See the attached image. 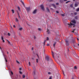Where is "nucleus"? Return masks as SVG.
<instances>
[{"instance_id":"nucleus-18","label":"nucleus","mask_w":79,"mask_h":79,"mask_svg":"<svg viewBox=\"0 0 79 79\" xmlns=\"http://www.w3.org/2000/svg\"><path fill=\"white\" fill-rule=\"evenodd\" d=\"M12 13L14 14L15 13V11H14V10H12Z\"/></svg>"},{"instance_id":"nucleus-35","label":"nucleus","mask_w":79,"mask_h":79,"mask_svg":"<svg viewBox=\"0 0 79 79\" xmlns=\"http://www.w3.org/2000/svg\"><path fill=\"white\" fill-rule=\"evenodd\" d=\"M49 1L50 2H53V0H49Z\"/></svg>"},{"instance_id":"nucleus-11","label":"nucleus","mask_w":79,"mask_h":79,"mask_svg":"<svg viewBox=\"0 0 79 79\" xmlns=\"http://www.w3.org/2000/svg\"><path fill=\"white\" fill-rule=\"evenodd\" d=\"M52 5L53 6V7H54V8H56V6H55V5L54 4H52Z\"/></svg>"},{"instance_id":"nucleus-51","label":"nucleus","mask_w":79,"mask_h":79,"mask_svg":"<svg viewBox=\"0 0 79 79\" xmlns=\"http://www.w3.org/2000/svg\"><path fill=\"white\" fill-rule=\"evenodd\" d=\"M7 40L8 41L9 44H10V41H8V40Z\"/></svg>"},{"instance_id":"nucleus-17","label":"nucleus","mask_w":79,"mask_h":79,"mask_svg":"<svg viewBox=\"0 0 79 79\" xmlns=\"http://www.w3.org/2000/svg\"><path fill=\"white\" fill-rule=\"evenodd\" d=\"M21 2L23 4V5H24V2H23V1L22 0H21Z\"/></svg>"},{"instance_id":"nucleus-46","label":"nucleus","mask_w":79,"mask_h":79,"mask_svg":"<svg viewBox=\"0 0 79 79\" xmlns=\"http://www.w3.org/2000/svg\"><path fill=\"white\" fill-rule=\"evenodd\" d=\"M2 40L3 42L4 43V42H5V40Z\"/></svg>"},{"instance_id":"nucleus-38","label":"nucleus","mask_w":79,"mask_h":79,"mask_svg":"<svg viewBox=\"0 0 79 79\" xmlns=\"http://www.w3.org/2000/svg\"><path fill=\"white\" fill-rule=\"evenodd\" d=\"M38 30H39L40 31H41V29H40V28H39Z\"/></svg>"},{"instance_id":"nucleus-64","label":"nucleus","mask_w":79,"mask_h":79,"mask_svg":"<svg viewBox=\"0 0 79 79\" xmlns=\"http://www.w3.org/2000/svg\"><path fill=\"white\" fill-rule=\"evenodd\" d=\"M72 48V49H73L72 48Z\"/></svg>"},{"instance_id":"nucleus-41","label":"nucleus","mask_w":79,"mask_h":79,"mask_svg":"<svg viewBox=\"0 0 79 79\" xmlns=\"http://www.w3.org/2000/svg\"><path fill=\"white\" fill-rule=\"evenodd\" d=\"M61 16H64V15L61 14Z\"/></svg>"},{"instance_id":"nucleus-34","label":"nucleus","mask_w":79,"mask_h":79,"mask_svg":"<svg viewBox=\"0 0 79 79\" xmlns=\"http://www.w3.org/2000/svg\"><path fill=\"white\" fill-rule=\"evenodd\" d=\"M47 40H49V38H48V37H47Z\"/></svg>"},{"instance_id":"nucleus-63","label":"nucleus","mask_w":79,"mask_h":79,"mask_svg":"<svg viewBox=\"0 0 79 79\" xmlns=\"http://www.w3.org/2000/svg\"><path fill=\"white\" fill-rule=\"evenodd\" d=\"M75 34L76 35V33H75Z\"/></svg>"},{"instance_id":"nucleus-44","label":"nucleus","mask_w":79,"mask_h":79,"mask_svg":"<svg viewBox=\"0 0 79 79\" xmlns=\"http://www.w3.org/2000/svg\"><path fill=\"white\" fill-rule=\"evenodd\" d=\"M21 69H22L21 68H19V70H20V71L21 70Z\"/></svg>"},{"instance_id":"nucleus-2","label":"nucleus","mask_w":79,"mask_h":79,"mask_svg":"<svg viewBox=\"0 0 79 79\" xmlns=\"http://www.w3.org/2000/svg\"><path fill=\"white\" fill-rule=\"evenodd\" d=\"M45 60H47V61H49V60H50L49 56H46L45 57Z\"/></svg>"},{"instance_id":"nucleus-60","label":"nucleus","mask_w":79,"mask_h":79,"mask_svg":"<svg viewBox=\"0 0 79 79\" xmlns=\"http://www.w3.org/2000/svg\"><path fill=\"white\" fill-rule=\"evenodd\" d=\"M7 54H8V52H7Z\"/></svg>"},{"instance_id":"nucleus-26","label":"nucleus","mask_w":79,"mask_h":79,"mask_svg":"<svg viewBox=\"0 0 79 79\" xmlns=\"http://www.w3.org/2000/svg\"><path fill=\"white\" fill-rule=\"evenodd\" d=\"M74 69H77V67H76V66H75L74 67Z\"/></svg>"},{"instance_id":"nucleus-14","label":"nucleus","mask_w":79,"mask_h":79,"mask_svg":"<svg viewBox=\"0 0 79 79\" xmlns=\"http://www.w3.org/2000/svg\"><path fill=\"white\" fill-rule=\"evenodd\" d=\"M36 12H37V10H35L33 11V13H34V14H35V13H36Z\"/></svg>"},{"instance_id":"nucleus-3","label":"nucleus","mask_w":79,"mask_h":79,"mask_svg":"<svg viewBox=\"0 0 79 79\" xmlns=\"http://www.w3.org/2000/svg\"><path fill=\"white\" fill-rule=\"evenodd\" d=\"M40 7H41L42 10L43 11H45V8H44V5L43 4H42L40 5Z\"/></svg>"},{"instance_id":"nucleus-10","label":"nucleus","mask_w":79,"mask_h":79,"mask_svg":"<svg viewBox=\"0 0 79 79\" xmlns=\"http://www.w3.org/2000/svg\"><path fill=\"white\" fill-rule=\"evenodd\" d=\"M46 10H47L48 13H49V12H50V10H49V9L48 8V7L46 8Z\"/></svg>"},{"instance_id":"nucleus-6","label":"nucleus","mask_w":79,"mask_h":79,"mask_svg":"<svg viewBox=\"0 0 79 79\" xmlns=\"http://www.w3.org/2000/svg\"><path fill=\"white\" fill-rule=\"evenodd\" d=\"M4 59L5 60L6 62H8V60H6V55H4Z\"/></svg>"},{"instance_id":"nucleus-57","label":"nucleus","mask_w":79,"mask_h":79,"mask_svg":"<svg viewBox=\"0 0 79 79\" xmlns=\"http://www.w3.org/2000/svg\"><path fill=\"white\" fill-rule=\"evenodd\" d=\"M72 79H74V78L73 77V78H72Z\"/></svg>"},{"instance_id":"nucleus-59","label":"nucleus","mask_w":79,"mask_h":79,"mask_svg":"<svg viewBox=\"0 0 79 79\" xmlns=\"http://www.w3.org/2000/svg\"><path fill=\"white\" fill-rule=\"evenodd\" d=\"M0 49H2V48H1V47H0Z\"/></svg>"},{"instance_id":"nucleus-28","label":"nucleus","mask_w":79,"mask_h":79,"mask_svg":"<svg viewBox=\"0 0 79 79\" xmlns=\"http://www.w3.org/2000/svg\"><path fill=\"white\" fill-rule=\"evenodd\" d=\"M18 8L19 10H20V8L19 7V6L18 7Z\"/></svg>"},{"instance_id":"nucleus-20","label":"nucleus","mask_w":79,"mask_h":79,"mask_svg":"<svg viewBox=\"0 0 79 79\" xmlns=\"http://www.w3.org/2000/svg\"><path fill=\"white\" fill-rule=\"evenodd\" d=\"M18 17H19V18H20V16H19V13H18Z\"/></svg>"},{"instance_id":"nucleus-19","label":"nucleus","mask_w":79,"mask_h":79,"mask_svg":"<svg viewBox=\"0 0 79 79\" xmlns=\"http://www.w3.org/2000/svg\"><path fill=\"white\" fill-rule=\"evenodd\" d=\"M25 76L24 75H23V78H25Z\"/></svg>"},{"instance_id":"nucleus-24","label":"nucleus","mask_w":79,"mask_h":79,"mask_svg":"<svg viewBox=\"0 0 79 79\" xmlns=\"http://www.w3.org/2000/svg\"><path fill=\"white\" fill-rule=\"evenodd\" d=\"M77 18H78V17L77 16H75V19H77Z\"/></svg>"},{"instance_id":"nucleus-27","label":"nucleus","mask_w":79,"mask_h":79,"mask_svg":"<svg viewBox=\"0 0 79 79\" xmlns=\"http://www.w3.org/2000/svg\"><path fill=\"white\" fill-rule=\"evenodd\" d=\"M22 29H23V28H19V30L20 31H21V30H22Z\"/></svg>"},{"instance_id":"nucleus-33","label":"nucleus","mask_w":79,"mask_h":79,"mask_svg":"<svg viewBox=\"0 0 79 79\" xmlns=\"http://www.w3.org/2000/svg\"><path fill=\"white\" fill-rule=\"evenodd\" d=\"M28 64H29V66H31V62H29Z\"/></svg>"},{"instance_id":"nucleus-40","label":"nucleus","mask_w":79,"mask_h":79,"mask_svg":"<svg viewBox=\"0 0 79 79\" xmlns=\"http://www.w3.org/2000/svg\"><path fill=\"white\" fill-rule=\"evenodd\" d=\"M70 2V1H67L65 3H68V2Z\"/></svg>"},{"instance_id":"nucleus-58","label":"nucleus","mask_w":79,"mask_h":79,"mask_svg":"<svg viewBox=\"0 0 79 79\" xmlns=\"http://www.w3.org/2000/svg\"><path fill=\"white\" fill-rule=\"evenodd\" d=\"M72 42L73 43H74V41H73Z\"/></svg>"},{"instance_id":"nucleus-31","label":"nucleus","mask_w":79,"mask_h":79,"mask_svg":"<svg viewBox=\"0 0 79 79\" xmlns=\"http://www.w3.org/2000/svg\"><path fill=\"white\" fill-rule=\"evenodd\" d=\"M1 39H2V40H3V36L1 37Z\"/></svg>"},{"instance_id":"nucleus-39","label":"nucleus","mask_w":79,"mask_h":79,"mask_svg":"<svg viewBox=\"0 0 79 79\" xmlns=\"http://www.w3.org/2000/svg\"><path fill=\"white\" fill-rule=\"evenodd\" d=\"M10 73L12 75H13V72H12V71H11Z\"/></svg>"},{"instance_id":"nucleus-62","label":"nucleus","mask_w":79,"mask_h":79,"mask_svg":"<svg viewBox=\"0 0 79 79\" xmlns=\"http://www.w3.org/2000/svg\"><path fill=\"white\" fill-rule=\"evenodd\" d=\"M73 1H75V0H73Z\"/></svg>"},{"instance_id":"nucleus-48","label":"nucleus","mask_w":79,"mask_h":79,"mask_svg":"<svg viewBox=\"0 0 79 79\" xmlns=\"http://www.w3.org/2000/svg\"><path fill=\"white\" fill-rule=\"evenodd\" d=\"M56 13H59V12H58V11H56Z\"/></svg>"},{"instance_id":"nucleus-13","label":"nucleus","mask_w":79,"mask_h":79,"mask_svg":"<svg viewBox=\"0 0 79 79\" xmlns=\"http://www.w3.org/2000/svg\"><path fill=\"white\" fill-rule=\"evenodd\" d=\"M77 6H78V4H77V3L75 4V7H77Z\"/></svg>"},{"instance_id":"nucleus-12","label":"nucleus","mask_w":79,"mask_h":79,"mask_svg":"<svg viewBox=\"0 0 79 79\" xmlns=\"http://www.w3.org/2000/svg\"><path fill=\"white\" fill-rule=\"evenodd\" d=\"M15 20L16 22H19V20H18V18H16Z\"/></svg>"},{"instance_id":"nucleus-29","label":"nucleus","mask_w":79,"mask_h":79,"mask_svg":"<svg viewBox=\"0 0 79 79\" xmlns=\"http://www.w3.org/2000/svg\"><path fill=\"white\" fill-rule=\"evenodd\" d=\"M75 30H76V29H73V31H72V32H74V31H75Z\"/></svg>"},{"instance_id":"nucleus-4","label":"nucleus","mask_w":79,"mask_h":79,"mask_svg":"<svg viewBox=\"0 0 79 79\" xmlns=\"http://www.w3.org/2000/svg\"><path fill=\"white\" fill-rule=\"evenodd\" d=\"M65 41L67 44V45H69V41L68 40L65 39Z\"/></svg>"},{"instance_id":"nucleus-9","label":"nucleus","mask_w":79,"mask_h":79,"mask_svg":"<svg viewBox=\"0 0 79 79\" xmlns=\"http://www.w3.org/2000/svg\"><path fill=\"white\" fill-rule=\"evenodd\" d=\"M35 75V71H34L32 73V75L33 76H34Z\"/></svg>"},{"instance_id":"nucleus-54","label":"nucleus","mask_w":79,"mask_h":79,"mask_svg":"<svg viewBox=\"0 0 79 79\" xmlns=\"http://www.w3.org/2000/svg\"><path fill=\"white\" fill-rule=\"evenodd\" d=\"M49 79H52V77H50Z\"/></svg>"},{"instance_id":"nucleus-55","label":"nucleus","mask_w":79,"mask_h":79,"mask_svg":"<svg viewBox=\"0 0 79 79\" xmlns=\"http://www.w3.org/2000/svg\"><path fill=\"white\" fill-rule=\"evenodd\" d=\"M33 49H34V48H32V50H33Z\"/></svg>"},{"instance_id":"nucleus-43","label":"nucleus","mask_w":79,"mask_h":79,"mask_svg":"<svg viewBox=\"0 0 79 79\" xmlns=\"http://www.w3.org/2000/svg\"><path fill=\"white\" fill-rule=\"evenodd\" d=\"M38 59H36V62L37 63H38Z\"/></svg>"},{"instance_id":"nucleus-42","label":"nucleus","mask_w":79,"mask_h":79,"mask_svg":"<svg viewBox=\"0 0 79 79\" xmlns=\"http://www.w3.org/2000/svg\"><path fill=\"white\" fill-rule=\"evenodd\" d=\"M36 55L38 57V58H39V55H38V54H36Z\"/></svg>"},{"instance_id":"nucleus-45","label":"nucleus","mask_w":79,"mask_h":79,"mask_svg":"<svg viewBox=\"0 0 79 79\" xmlns=\"http://www.w3.org/2000/svg\"><path fill=\"white\" fill-rule=\"evenodd\" d=\"M34 37L35 39H36V37H35V36H34Z\"/></svg>"},{"instance_id":"nucleus-50","label":"nucleus","mask_w":79,"mask_h":79,"mask_svg":"<svg viewBox=\"0 0 79 79\" xmlns=\"http://www.w3.org/2000/svg\"><path fill=\"white\" fill-rule=\"evenodd\" d=\"M47 46H49V44H47Z\"/></svg>"},{"instance_id":"nucleus-1","label":"nucleus","mask_w":79,"mask_h":79,"mask_svg":"<svg viewBox=\"0 0 79 79\" xmlns=\"http://www.w3.org/2000/svg\"><path fill=\"white\" fill-rule=\"evenodd\" d=\"M68 24L69 25V27H71V26H73V27H75V24L71 22L70 23V24L69 23H68Z\"/></svg>"},{"instance_id":"nucleus-32","label":"nucleus","mask_w":79,"mask_h":79,"mask_svg":"<svg viewBox=\"0 0 79 79\" xmlns=\"http://www.w3.org/2000/svg\"><path fill=\"white\" fill-rule=\"evenodd\" d=\"M56 5H59V3H56Z\"/></svg>"},{"instance_id":"nucleus-30","label":"nucleus","mask_w":79,"mask_h":79,"mask_svg":"<svg viewBox=\"0 0 79 79\" xmlns=\"http://www.w3.org/2000/svg\"><path fill=\"white\" fill-rule=\"evenodd\" d=\"M17 63H18V64H19V61H18V60H17L16 61Z\"/></svg>"},{"instance_id":"nucleus-56","label":"nucleus","mask_w":79,"mask_h":79,"mask_svg":"<svg viewBox=\"0 0 79 79\" xmlns=\"http://www.w3.org/2000/svg\"><path fill=\"white\" fill-rule=\"evenodd\" d=\"M63 72V74L64 75V72Z\"/></svg>"},{"instance_id":"nucleus-21","label":"nucleus","mask_w":79,"mask_h":79,"mask_svg":"<svg viewBox=\"0 0 79 79\" xmlns=\"http://www.w3.org/2000/svg\"><path fill=\"white\" fill-rule=\"evenodd\" d=\"M79 11V8H77L76 10V11Z\"/></svg>"},{"instance_id":"nucleus-7","label":"nucleus","mask_w":79,"mask_h":79,"mask_svg":"<svg viewBox=\"0 0 79 79\" xmlns=\"http://www.w3.org/2000/svg\"><path fill=\"white\" fill-rule=\"evenodd\" d=\"M56 42H55L53 44V47L54 48H55V45H56Z\"/></svg>"},{"instance_id":"nucleus-15","label":"nucleus","mask_w":79,"mask_h":79,"mask_svg":"<svg viewBox=\"0 0 79 79\" xmlns=\"http://www.w3.org/2000/svg\"><path fill=\"white\" fill-rule=\"evenodd\" d=\"M52 56H53V58H54V54L53 53V52L52 51Z\"/></svg>"},{"instance_id":"nucleus-37","label":"nucleus","mask_w":79,"mask_h":79,"mask_svg":"<svg viewBox=\"0 0 79 79\" xmlns=\"http://www.w3.org/2000/svg\"><path fill=\"white\" fill-rule=\"evenodd\" d=\"M8 35L9 36H10V33H8Z\"/></svg>"},{"instance_id":"nucleus-22","label":"nucleus","mask_w":79,"mask_h":79,"mask_svg":"<svg viewBox=\"0 0 79 79\" xmlns=\"http://www.w3.org/2000/svg\"><path fill=\"white\" fill-rule=\"evenodd\" d=\"M70 7H71L72 8H73V4L70 5Z\"/></svg>"},{"instance_id":"nucleus-23","label":"nucleus","mask_w":79,"mask_h":79,"mask_svg":"<svg viewBox=\"0 0 79 79\" xmlns=\"http://www.w3.org/2000/svg\"><path fill=\"white\" fill-rule=\"evenodd\" d=\"M46 42V40H45L44 42V45H45V42Z\"/></svg>"},{"instance_id":"nucleus-53","label":"nucleus","mask_w":79,"mask_h":79,"mask_svg":"<svg viewBox=\"0 0 79 79\" xmlns=\"http://www.w3.org/2000/svg\"><path fill=\"white\" fill-rule=\"evenodd\" d=\"M77 40H79V38H77Z\"/></svg>"},{"instance_id":"nucleus-5","label":"nucleus","mask_w":79,"mask_h":79,"mask_svg":"<svg viewBox=\"0 0 79 79\" xmlns=\"http://www.w3.org/2000/svg\"><path fill=\"white\" fill-rule=\"evenodd\" d=\"M26 9L27 11V12H29L30 10H31V8L29 7H26Z\"/></svg>"},{"instance_id":"nucleus-16","label":"nucleus","mask_w":79,"mask_h":79,"mask_svg":"<svg viewBox=\"0 0 79 79\" xmlns=\"http://www.w3.org/2000/svg\"><path fill=\"white\" fill-rule=\"evenodd\" d=\"M47 29L48 31L47 32H48V34H50V32H49L48 31L49 30L48 29V28H47Z\"/></svg>"},{"instance_id":"nucleus-47","label":"nucleus","mask_w":79,"mask_h":79,"mask_svg":"<svg viewBox=\"0 0 79 79\" xmlns=\"http://www.w3.org/2000/svg\"><path fill=\"white\" fill-rule=\"evenodd\" d=\"M13 26L14 27H16V26H15V25H14Z\"/></svg>"},{"instance_id":"nucleus-8","label":"nucleus","mask_w":79,"mask_h":79,"mask_svg":"<svg viewBox=\"0 0 79 79\" xmlns=\"http://www.w3.org/2000/svg\"><path fill=\"white\" fill-rule=\"evenodd\" d=\"M72 23H74V24H76V21L75 20H72L71 21Z\"/></svg>"},{"instance_id":"nucleus-49","label":"nucleus","mask_w":79,"mask_h":79,"mask_svg":"<svg viewBox=\"0 0 79 79\" xmlns=\"http://www.w3.org/2000/svg\"><path fill=\"white\" fill-rule=\"evenodd\" d=\"M48 74H51V73H50V72H48Z\"/></svg>"},{"instance_id":"nucleus-36","label":"nucleus","mask_w":79,"mask_h":79,"mask_svg":"<svg viewBox=\"0 0 79 79\" xmlns=\"http://www.w3.org/2000/svg\"><path fill=\"white\" fill-rule=\"evenodd\" d=\"M19 73L20 74H22V72H21V71H19Z\"/></svg>"},{"instance_id":"nucleus-25","label":"nucleus","mask_w":79,"mask_h":79,"mask_svg":"<svg viewBox=\"0 0 79 79\" xmlns=\"http://www.w3.org/2000/svg\"><path fill=\"white\" fill-rule=\"evenodd\" d=\"M77 12H75V13H74V15H77Z\"/></svg>"},{"instance_id":"nucleus-52","label":"nucleus","mask_w":79,"mask_h":79,"mask_svg":"<svg viewBox=\"0 0 79 79\" xmlns=\"http://www.w3.org/2000/svg\"><path fill=\"white\" fill-rule=\"evenodd\" d=\"M67 1H68V0H64V2H66Z\"/></svg>"},{"instance_id":"nucleus-61","label":"nucleus","mask_w":79,"mask_h":79,"mask_svg":"<svg viewBox=\"0 0 79 79\" xmlns=\"http://www.w3.org/2000/svg\"><path fill=\"white\" fill-rule=\"evenodd\" d=\"M78 46H79V44H78Z\"/></svg>"}]
</instances>
